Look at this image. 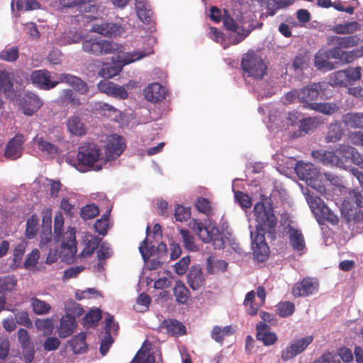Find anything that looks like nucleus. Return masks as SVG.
<instances>
[{
	"mask_svg": "<svg viewBox=\"0 0 363 363\" xmlns=\"http://www.w3.org/2000/svg\"><path fill=\"white\" fill-rule=\"evenodd\" d=\"M82 49L85 52L95 56L112 53L119 54L123 51V47L121 45L98 38L84 40Z\"/></svg>",
	"mask_w": 363,
	"mask_h": 363,
	"instance_id": "4",
	"label": "nucleus"
},
{
	"mask_svg": "<svg viewBox=\"0 0 363 363\" xmlns=\"http://www.w3.org/2000/svg\"><path fill=\"white\" fill-rule=\"evenodd\" d=\"M137 14L141 21L149 23L152 15L151 9H147L145 4L138 3L136 5Z\"/></svg>",
	"mask_w": 363,
	"mask_h": 363,
	"instance_id": "57",
	"label": "nucleus"
},
{
	"mask_svg": "<svg viewBox=\"0 0 363 363\" xmlns=\"http://www.w3.org/2000/svg\"><path fill=\"white\" fill-rule=\"evenodd\" d=\"M360 29V25L357 21L348 22L345 24H337L333 27V31L336 34H352Z\"/></svg>",
	"mask_w": 363,
	"mask_h": 363,
	"instance_id": "41",
	"label": "nucleus"
},
{
	"mask_svg": "<svg viewBox=\"0 0 363 363\" xmlns=\"http://www.w3.org/2000/svg\"><path fill=\"white\" fill-rule=\"evenodd\" d=\"M94 227L99 234L105 235L108 228V216L103 215L101 218L96 221Z\"/></svg>",
	"mask_w": 363,
	"mask_h": 363,
	"instance_id": "60",
	"label": "nucleus"
},
{
	"mask_svg": "<svg viewBox=\"0 0 363 363\" xmlns=\"http://www.w3.org/2000/svg\"><path fill=\"white\" fill-rule=\"evenodd\" d=\"M191 216L190 208L177 205L174 210V217L177 221L184 222L187 220Z\"/></svg>",
	"mask_w": 363,
	"mask_h": 363,
	"instance_id": "59",
	"label": "nucleus"
},
{
	"mask_svg": "<svg viewBox=\"0 0 363 363\" xmlns=\"http://www.w3.org/2000/svg\"><path fill=\"white\" fill-rule=\"evenodd\" d=\"M327 51L319 50L314 57V65L320 70L330 71L334 69L333 63L330 62Z\"/></svg>",
	"mask_w": 363,
	"mask_h": 363,
	"instance_id": "30",
	"label": "nucleus"
},
{
	"mask_svg": "<svg viewBox=\"0 0 363 363\" xmlns=\"http://www.w3.org/2000/svg\"><path fill=\"white\" fill-rule=\"evenodd\" d=\"M295 171L299 179L306 183L319 177L317 169L311 163L298 162L295 167Z\"/></svg>",
	"mask_w": 363,
	"mask_h": 363,
	"instance_id": "18",
	"label": "nucleus"
},
{
	"mask_svg": "<svg viewBox=\"0 0 363 363\" xmlns=\"http://www.w3.org/2000/svg\"><path fill=\"white\" fill-rule=\"evenodd\" d=\"M189 226L192 229L199 238L204 242H213V245L218 248L224 247L223 234L220 230L213 225L204 226L203 224L196 219L189 221Z\"/></svg>",
	"mask_w": 363,
	"mask_h": 363,
	"instance_id": "5",
	"label": "nucleus"
},
{
	"mask_svg": "<svg viewBox=\"0 0 363 363\" xmlns=\"http://www.w3.org/2000/svg\"><path fill=\"white\" fill-rule=\"evenodd\" d=\"M52 218L51 215L45 216L43 218V225H42V239L45 240L46 242L50 241L52 238Z\"/></svg>",
	"mask_w": 363,
	"mask_h": 363,
	"instance_id": "54",
	"label": "nucleus"
},
{
	"mask_svg": "<svg viewBox=\"0 0 363 363\" xmlns=\"http://www.w3.org/2000/svg\"><path fill=\"white\" fill-rule=\"evenodd\" d=\"M18 340L21 347L33 346L28 332L24 328H20L17 333Z\"/></svg>",
	"mask_w": 363,
	"mask_h": 363,
	"instance_id": "64",
	"label": "nucleus"
},
{
	"mask_svg": "<svg viewBox=\"0 0 363 363\" xmlns=\"http://www.w3.org/2000/svg\"><path fill=\"white\" fill-rule=\"evenodd\" d=\"M63 103H67L72 106H79L81 104L79 97L72 89H64L60 96Z\"/></svg>",
	"mask_w": 363,
	"mask_h": 363,
	"instance_id": "51",
	"label": "nucleus"
},
{
	"mask_svg": "<svg viewBox=\"0 0 363 363\" xmlns=\"http://www.w3.org/2000/svg\"><path fill=\"white\" fill-rule=\"evenodd\" d=\"M0 89L5 94H9L13 91V76L12 74L2 71L0 72Z\"/></svg>",
	"mask_w": 363,
	"mask_h": 363,
	"instance_id": "43",
	"label": "nucleus"
},
{
	"mask_svg": "<svg viewBox=\"0 0 363 363\" xmlns=\"http://www.w3.org/2000/svg\"><path fill=\"white\" fill-rule=\"evenodd\" d=\"M337 152L342 155V156H345L347 154L351 155L353 162L363 169V155L360 154L357 150H355L354 147L347 145L341 144L337 148Z\"/></svg>",
	"mask_w": 363,
	"mask_h": 363,
	"instance_id": "29",
	"label": "nucleus"
},
{
	"mask_svg": "<svg viewBox=\"0 0 363 363\" xmlns=\"http://www.w3.org/2000/svg\"><path fill=\"white\" fill-rule=\"evenodd\" d=\"M196 209L207 216L211 213L212 209L210 201L203 197H199L196 202Z\"/></svg>",
	"mask_w": 363,
	"mask_h": 363,
	"instance_id": "63",
	"label": "nucleus"
},
{
	"mask_svg": "<svg viewBox=\"0 0 363 363\" xmlns=\"http://www.w3.org/2000/svg\"><path fill=\"white\" fill-rule=\"evenodd\" d=\"M277 314L281 318L291 316L295 311V305L290 301H281L276 306Z\"/></svg>",
	"mask_w": 363,
	"mask_h": 363,
	"instance_id": "47",
	"label": "nucleus"
},
{
	"mask_svg": "<svg viewBox=\"0 0 363 363\" xmlns=\"http://www.w3.org/2000/svg\"><path fill=\"white\" fill-rule=\"evenodd\" d=\"M161 330L172 336H179L186 333V328L182 323L175 319L164 320L160 325Z\"/></svg>",
	"mask_w": 363,
	"mask_h": 363,
	"instance_id": "24",
	"label": "nucleus"
},
{
	"mask_svg": "<svg viewBox=\"0 0 363 363\" xmlns=\"http://www.w3.org/2000/svg\"><path fill=\"white\" fill-rule=\"evenodd\" d=\"M91 30L106 37H116L121 34V26L113 23H102L92 26Z\"/></svg>",
	"mask_w": 363,
	"mask_h": 363,
	"instance_id": "25",
	"label": "nucleus"
},
{
	"mask_svg": "<svg viewBox=\"0 0 363 363\" xmlns=\"http://www.w3.org/2000/svg\"><path fill=\"white\" fill-rule=\"evenodd\" d=\"M125 149V140L122 136L111 135L108 139L106 147V155L108 160H115L119 157Z\"/></svg>",
	"mask_w": 363,
	"mask_h": 363,
	"instance_id": "14",
	"label": "nucleus"
},
{
	"mask_svg": "<svg viewBox=\"0 0 363 363\" xmlns=\"http://www.w3.org/2000/svg\"><path fill=\"white\" fill-rule=\"evenodd\" d=\"M101 157V149L98 145L91 142H85L78 147L77 157L68 155L66 161L77 170L85 172L91 168L101 170V165H96Z\"/></svg>",
	"mask_w": 363,
	"mask_h": 363,
	"instance_id": "2",
	"label": "nucleus"
},
{
	"mask_svg": "<svg viewBox=\"0 0 363 363\" xmlns=\"http://www.w3.org/2000/svg\"><path fill=\"white\" fill-rule=\"evenodd\" d=\"M67 127L69 132L75 136H82L86 133V128L79 116H70L67 121Z\"/></svg>",
	"mask_w": 363,
	"mask_h": 363,
	"instance_id": "28",
	"label": "nucleus"
},
{
	"mask_svg": "<svg viewBox=\"0 0 363 363\" xmlns=\"http://www.w3.org/2000/svg\"><path fill=\"white\" fill-rule=\"evenodd\" d=\"M324 89L323 84L320 82L308 84L299 90L298 101L305 104L304 107L308 108L309 104L318 99Z\"/></svg>",
	"mask_w": 363,
	"mask_h": 363,
	"instance_id": "9",
	"label": "nucleus"
},
{
	"mask_svg": "<svg viewBox=\"0 0 363 363\" xmlns=\"http://www.w3.org/2000/svg\"><path fill=\"white\" fill-rule=\"evenodd\" d=\"M306 200L319 224H323L325 221L332 225H337L338 223V217L326 206L320 197L315 196L313 193H308L306 196Z\"/></svg>",
	"mask_w": 363,
	"mask_h": 363,
	"instance_id": "6",
	"label": "nucleus"
},
{
	"mask_svg": "<svg viewBox=\"0 0 363 363\" xmlns=\"http://www.w3.org/2000/svg\"><path fill=\"white\" fill-rule=\"evenodd\" d=\"M101 239L94 236L86 242L84 250L80 253L82 257H89L92 255L94 251L99 247Z\"/></svg>",
	"mask_w": 363,
	"mask_h": 363,
	"instance_id": "50",
	"label": "nucleus"
},
{
	"mask_svg": "<svg viewBox=\"0 0 363 363\" xmlns=\"http://www.w3.org/2000/svg\"><path fill=\"white\" fill-rule=\"evenodd\" d=\"M318 290V284L310 277L303 278L292 287L291 293L296 298L311 296Z\"/></svg>",
	"mask_w": 363,
	"mask_h": 363,
	"instance_id": "11",
	"label": "nucleus"
},
{
	"mask_svg": "<svg viewBox=\"0 0 363 363\" xmlns=\"http://www.w3.org/2000/svg\"><path fill=\"white\" fill-rule=\"evenodd\" d=\"M24 143V136L22 134H16L6 144L4 150V157L11 160L20 158L22 156Z\"/></svg>",
	"mask_w": 363,
	"mask_h": 363,
	"instance_id": "12",
	"label": "nucleus"
},
{
	"mask_svg": "<svg viewBox=\"0 0 363 363\" xmlns=\"http://www.w3.org/2000/svg\"><path fill=\"white\" fill-rule=\"evenodd\" d=\"M225 14L223 18V25L228 30L234 31L237 35L233 39V44L236 45L242 41L246 36L248 35L249 31L245 30L242 28H240L235 21L224 10Z\"/></svg>",
	"mask_w": 363,
	"mask_h": 363,
	"instance_id": "19",
	"label": "nucleus"
},
{
	"mask_svg": "<svg viewBox=\"0 0 363 363\" xmlns=\"http://www.w3.org/2000/svg\"><path fill=\"white\" fill-rule=\"evenodd\" d=\"M313 337L312 335L306 336L301 339L294 341L289 346L281 351V359L284 361H288L301 354L312 343Z\"/></svg>",
	"mask_w": 363,
	"mask_h": 363,
	"instance_id": "10",
	"label": "nucleus"
},
{
	"mask_svg": "<svg viewBox=\"0 0 363 363\" xmlns=\"http://www.w3.org/2000/svg\"><path fill=\"white\" fill-rule=\"evenodd\" d=\"M339 46H333L329 50H326L330 59L338 60L342 64H348L352 62L351 51H344Z\"/></svg>",
	"mask_w": 363,
	"mask_h": 363,
	"instance_id": "31",
	"label": "nucleus"
},
{
	"mask_svg": "<svg viewBox=\"0 0 363 363\" xmlns=\"http://www.w3.org/2000/svg\"><path fill=\"white\" fill-rule=\"evenodd\" d=\"M111 255L112 250L109 245L106 242L101 243L96 251V257L99 261L96 267L99 271L104 269V266L106 265L105 259L111 257Z\"/></svg>",
	"mask_w": 363,
	"mask_h": 363,
	"instance_id": "34",
	"label": "nucleus"
},
{
	"mask_svg": "<svg viewBox=\"0 0 363 363\" xmlns=\"http://www.w3.org/2000/svg\"><path fill=\"white\" fill-rule=\"evenodd\" d=\"M339 153L333 151H327L323 150H315L312 152V156L315 160L325 165H333L338 167H344L345 160L337 155Z\"/></svg>",
	"mask_w": 363,
	"mask_h": 363,
	"instance_id": "13",
	"label": "nucleus"
},
{
	"mask_svg": "<svg viewBox=\"0 0 363 363\" xmlns=\"http://www.w3.org/2000/svg\"><path fill=\"white\" fill-rule=\"evenodd\" d=\"M310 58L306 52L299 53L293 60L291 67L296 72H302L309 67Z\"/></svg>",
	"mask_w": 363,
	"mask_h": 363,
	"instance_id": "39",
	"label": "nucleus"
},
{
	"mask_svg": "<svg viewBox=\"0 0 363 363\" xmlns=\"http://www.w3.org/2000/svg\"><path fill=\"white\" fill-rule=\"evenodd\" d=\"M77 252V242L74 233H70L62 242L60 254L65 261L72 259Z\"/></svg>",
	"mask_w": 363,
	"mask_h": 363,
	"instance_id": "23",
	"label": "nucleus"
},
{
	"mask_svg": "<svg viewBox=\"0 0 363 363\" xmlns=\"http://www.w3.org/2000/svg\"><path fill=\"white\" fill-rule=\"evenodd\" d=\"M33 143L36 145L40 150L48 155H54L58 152V147L55 144L45 141L43 136L35 135Z\"/></svg>",
	"mask_w": 363,
	"mask_h": 363,
	"instance_id": "37",
	"label": "nucleus"
},
{
	"mask_svg": "<svg viewBox=\"0 0 363 363\" xmlns=\"http://www.w3.org/2000/svg\"><path fill=\"white\" fill-rule=\"evenodd\" d=\"M179 233L182 238L183 245L186 250L191 252H196L199 250L195 244V239L193 235L186 229H180Z\"/></svg>",
	"mask_w": 363,
	"mask_h": 363,
	"instance_id": "45",
	"label": "nucleus"
},
{
	"mask_svg": "<svg viewBox=\"0 0 363 363\" xmlns=\"http://www.w3.org/2000/svg\"><path fill=\"white\" fill-rule=\"evenodd\" d=\"M253 213L257 224L255 233H250L252 247L256 259L259 262H264L269 255V247L265 242L264 234L267 233L270 239L275 240L277 219L272 206H266L262 202L255 203Z\"/></svg>",
	"mask_w": 363,
	"mask_h": 363,
	"instance_id": "1",
	"label": "nucleus"
},
{
	"mask_svg": "<svg viewBox=\"0 0 363 363\" xmlns=\"http://www.w3.org/2000/svg\"><path fill=\"white\" fill-rule=\"evenodd\" d=\"M344 134L343 129L338 121L330 124L325 141L328 143H336L341 140Z\"/></svg>",
	"mask_w": 363,
	"mask_h": 363,
	"instance_id": "33",
	"label": "nucleus"
},
{
	"mask_svg": "<svg viewBox=\"0 0 363 363\" xmlns=\"http://www.w3.org/2000/svg\"><path fill=\"white\" fill-rule=\"evenodd\" d=\"M17 284V280L13 276L0 277V294L11 291Z\"/></svg>",
	"mask_w": 363,
	"mask_h": 363,
	"instance_id": "49",
	"label": "nucleus"
},
{
	"mask_svg": "<svg viewBox=\"0 0 363 363\" xmlns=\"http://www.w3.org/2000/svg\"><path fill=\"white\" fill-rule=\"evenodd\" d=\"M77 326V321L74 316L70 314L63 315L60 321L58 335L61 338H66L71 335Z\"/></svg>",
	"mask_w": 363,
	"mask_h": 363,
	"instance_id": "21",
	"label": "nucleus"
},
{
	"mask_svg": "<svg viewBox=\"0 0 363 363\" xmlns=\"http://www.w3.org/2000/svg\"><path fill=\"white\" fill-rule=\"evenodd\" d=\"M31 82L40 89L50 90L62 83L60 79H53L50 72L47 69H38L32 72L30 74Z\"/></svg>",
	"mask_w": 363,
	"mask_h": 363,
	"instance_id": "8",
	"label": "nucleus"
},
{
	"mask_svg": "<svg viewBox=\"0 0 363 363\" xmlns=\"http://www.w3.org/2000/svg\"><path fill=\"white\" fill-rule=\"evenodd\" d=\"M16 323L27 328H33V322L30 320L28 313L24 311H18L14 314Z\"/></svg>",
	"mask_w": 363,
	"mask_h": 363,
	"instance_id": "58",
	"label": "nucleus"
},
{
	"mask_svg": "<svg viewBox=\"0 0 363 363\" xmlns=\"http://www.w3.org/2000/svg\"><path fill=\"white\" fill-rule=\"evenodd\" d=\"M19 56L17 47L6 48L0 52V59L6 62H16Z\"/></svg>",
	"mask_w": 363,
	"mask_h": 363,
	"instance_id": "55",
	"label": "nucleus"
},
{
	"mask_svg": "<svg viewBox=\"0 0 363 363\" xmlns=\"http://www.w3.org/2000/svg\"><path fill=\"white\" fill-rule=\"evenodd\" d=\"M173 293L176 301L179 303H186L190 298V292L184 283L182 281L175 282Z\"/></svg>",
	"mask_w": 363,
	"mask_h": 363,
	"instance_id": "35",
	"label": "nucleus"
},
{
	"mask_svg": "<svg viewBox=\"0 0 363 363\" xmlns=\"http://www.w3.org/2000/svg\"><path fill=\"white\" fill-rule=\"evenodd\" d=\"M361 43V39L357 35L340 37L332 35L328 38L327 44L332 46H339L347 49L355 47Z\"/></svg>",
	"mask_w": 363,
	"mask_h": 363,
	"instance_id": "17",
	"label": "nucleus"
},
{
	"mask_svg": "<svg viewBox=\"0 0 363 363\" xmlns=\"http://www.w3.org/2000/svg\"><path fill=\"white\" fill-rule=\"evenodd\" d=\"M154 52L152 48H149L147 51L140 50L127 52L124 57L118 60V64L112 65L109 63H104V67L99 70V75L103 78H112L118 75L122 70L124 65L134 62Z\"/></svg>",
	"mask_w": 363,
	"mask_h": 363,
	"instance_id": "3",
	"label": "nucleus"
},
{
	"mask_svg": "<svg viewBox=\"0 0 363 363\" xmlns=\"http://www.w3.org/2000/svg\"><path fill=\"white\" fill-rule=\"evenodd\" d=\"M342 123L351 129L363 130V112H348L342 116Z\"/></svg>",
	"mask_w": 363,
	"mask_h": 363,
	"instance_id": "27",
	"label": "nucleus"
},
{
	"mask_svg": "<svg viewBox=\"0 0 363 363\" xmlns=\"http://www.w3.org/2000/svg\"><path fill=\"white\" fill-rule=\"evenodd\" d=\"M235 199L238 202L242 208L247 209L252 206L251 198L245 193L237 191L235 193Z\"/></svg>",
	"mask_w": 363,
	"mask_h": 363,
	"instance_id": "62",
	"label": "nucleus"
},
{
	"mask_svg": "<svg viewBox=\"0 0 363 363\" xmlns=\"http://www.w3.org/2000/svg\"><path fill=\"white\" fill-rule=\"evenodd\" d=\"M308 109L315 111L325 115H332L339 110V106L336 103L320 102L313 103L308 106Z\"/></svg>",
	"mask_w": 363,
	"mask_h": 363,
	"instance_id": "32",
	"label": "nucleus"
},
{
	"mask_svg": "<svg viewBox=\"0 0 363 363\" xmlns=\"http://www.w3.org/2000/svg\"><path fill=\"white\" fill-rule=\"evenodd\" d=\"M99 213V210L95 204H87L81 208L80 215L82 219L89 220L95 218Z\"/></svg>",
	"mask_w": 363,
	"mask_h": 363,
	"instance_id": "53",
	"label": "nucleus"
},
{
	"mask_svg": "<svg viewBox=\"0 0 363 363\" xmlns=\"http://www.w3.org/2000/svg\"><path fill=\"white\" fill-rule=\"evenodd\" d=\"M234 333V330L231 325H228L221 328L220 327L216 325L213 328L211 337L216 342L222 344L223 342L225 336L231 335Z\"/></svg>",
	"mask_w": 363,
	"mask_h": 363,
	"instance_id": "38",
	"label": "nucleus"
},
{
	"mask_svg": "<svg viewBox=\"0 0 363 363\" xmlns=\"http://www.w3.org/2000/svg\"><path fill=\"white\" fill-rule=\"evenodd\" d=\"M39 219L37 215H32L26 222V236L28 239L34 238L38 231Z\"/></svg>",
	"mask_w": 363,
	"mask_h": 363,
	"instance_id": "46",
	"label": "nucleus"
},
{
	"mask_svg": "<svg viewBox=\"0 0 363 363\" xmlns=\"http://www.w3.org/2000/svg\"><path fill=\"white\" fill-rule=\"evenodd\" d=\"M241 67L248 77L261 79L267 73V66L262 57L254 51H249L243 55Z\"/></svg>",
	"mask_w": 363,
	"mask_h": 363,
	"instance_id": "7",
	"label": "nucleus"
},
{
	"mask_svg": "<svg viewBox=\"0 0 363 363\" xmlns=\"http://www.w3.org/2000/svg\"><path fill=\"white\" fill-rule=\"evenodd\" d=\"M255 292L254 291H251L246 294L243 303L245 306L248 307L247 309V313L252 316L255 315L257 313L259 308L262 306L260 305V303H255Z\"/></svg>",
	"mask_w": 363,
	"mask_h": 363,
	"instance_id": "42",
	"label": "nucleus"
},
{
	"mask_svg": "<svg viewBox=\"0 0 363 363\" xmlns=\"http://www.w3.org/2000/svg\"><path fill=\"white\" fill-rule=\"evenodd\" d=\"M30 305L33 312L37 315L48 314L51 311V306L48 303L38 298H31Z\"/></svg>",
	"mask_w": 363,
	"mask_h": 363,
	"instance_id": "40",
	"label": "nucleus"
},
{
	"mask_svg": "<svg viewBox=\"0 0 363 363\" xmlns=\"http://www.w3.org/2000/svg\"><path fill=\"white\" fill-rule=\"evenodd\" d=\"M316 123L317 120L315 117L304 118L301 121L299 129L301 132L309 133L315 129Z\"/></svg>",
	"mask_w": 363,
	"mask_h": 363,
	"instance_id": "61",
	"label": "nucleus"
},
{
	"mask_svg": "<svg viewBox=\"0 0 363 363\" xmlns=\"http://www.w3.org/2000/svg\"><path fill=\"white\" fill-rule=\"evenodd\" d=\"M144 96L147 101L157 103L165 98L164 88L159 83H152L144 89Z\"/></svg>",
	"mask_w": 363,
	"mask_h": 363,
	"instance_id": "26",
	"label": "nucleus"
},
{
	"mask_svg": "<svg viewBox=\"0 0 363 363\" xmlns=\"http://www.w3.org/2000/svg\"><path fill=\"white\" fill-rule=\"evenodd\" d=\"M186 280L189 286L194 291L199 290L205 286L206 280L199 265L191 267L186 276Z\"/></svg>",
	"mask_w": 363,
	"mask_h": 363,
	"instance_id": "16",
	"label": "nucleus"
},
{
	"mask_svg": "<svg viewBox=\"0 0 363 363\" xmlns=\"http://www.w3.org/2000/svg\"><path fill=\"white\" fill-rule=\"evenodd\" d=\"M345 70H339L333 74L331 84L339 86H347L349 84Z\"/></svg>",
	"mask_w": 363,
	"mask_h": 363,
	"instance_id": "56",
	"label": "nucleus"
},
{
	"mask_svg": "<svg viewBox=\"0 0 363 363\" xmlns=\"http://www.w3.org/2000/svg\"><path fill=\"white\" fill-rule=\"evenodd\" d=\"M70 347L74 354H81L86 351V334L80 333L74 335L69 342Z\"/></svg>",
	"mask_w": 363,
	"mask_h": 363,
	"instance_id": "36",
	"label": "nucleus"
},
{
	"mask_svg": "<svg viewBox=\"0 0 363 363\" xmlns=\"http://www.w3.org/2000/svg\"><path fill=\"white\" fill-rule=\"evenodd\" d=\"M62 83H66L72 86L80 94H88L89 89L87 83L80 77L67 73H62L60 75Z\"/></svg>",
	"mask_w": 363,
	"mask_h": 363,
	"instance_id": "20",
	"label": "nucleus"
},
{
	"mask_svg": "<svg viewBox=\"0 0 363 363\" xmlns=\"http://www.w3.org/2000/svg\"><path fill=\"white\" fill-rule=\"evenodd\" d=\"M97 0H78V10L80 12L96 13L99 6L96 4Z\"/></svg>",
	"mask_w": 363,
	"mask_h": 363,
	"instance_id": "52",
	"label": "nucleus"
},
{
	"mask_svg": "<svg viewBox=\"0 0 363 363\" xmlns=\"http://www.w3.org/2000/svg\"><path fill=\"white\" fill-rule=\"evenodd\" d=\"M228 263L225 260L213 261L211 257L207 259L206 269L208 273L214 274L218 272H225L227 270Z\"/></svg>",
	"mask_w": 363,
	"mask_h": 363,
	"instance_id": "48",
	"label": "nucleus"
},
{
	"mask_svg": "<svg viewBox=\"0 0 363 363\" xmlns=\"http://www.w3.org/2000/svg\"><path fill=\"white\" fill-rule=\"evenodd\" d=\"M287 234L289 243L293 250L298 252H303L306 249V242L302 232L292 226H289Z\"/></svg>",
	"mask_w": 363,
	"mask_h": 363,
	"instance_id": "22",
	"label": "nucleus"
},
{
	"mask_svg": "<svg viewBox=\"0 0 363 363\" xmlns=\"http://www.w3.org/2000/svg\"><path fill=\"white\" fill-rule=\"evenodd\" d=\"M26 247V241L22 240L14 247L13 250V263L11 264L13 269H17L20 266Z\"/></svg>",
	"mask_w": 363,
	"mask_h": 363,
	"instance_id": "44",
	"label": "nucleus"
},
{
	"mask_svg": "<svg viewBox=\"0 0 363 363\" xmlns=\"http://www.w3.org/2000/svg\"><path fill=\"white\" fill-rule=\"evenodd\" d=\"M42 101L36 94L28 92L21 100V106L23 113L27 116H32L41 106Z\"/></svg>",
	"mask_w": 363,
	"mask_h": 363,
	"instance_id": "15",
	"label": "nucleus"
}]
</instances>
